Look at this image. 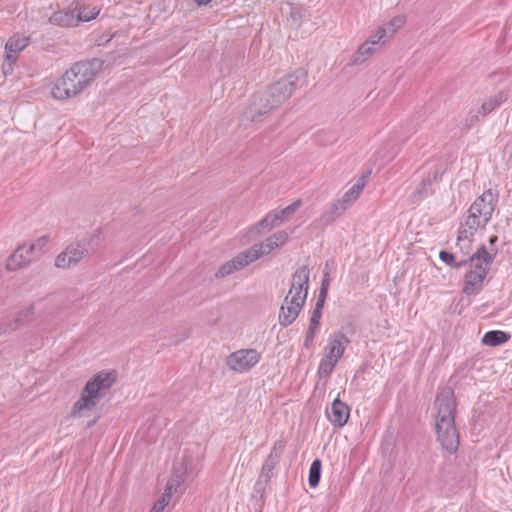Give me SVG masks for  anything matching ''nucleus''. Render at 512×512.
Returning a JSON list of instances; mask_svg holds the SVG:
<instances>
[{"instance_id":"nucleus-1","label":"nucleus","mask_w":512,"mask_h":512,"mask_svg":"<svg viewBox=\"0 0 512 512\" xmlns=\"http://www.w3.org/2000/svg\"><path fill=\"white\" fill-rule=\"evenodd\" d=\"M306 82V72L297 70L267 88L254 97L253 102L244 112V117L251 122H261L263 116L285 103L293 93Z\"/></svg>"},{"instance_id":"nucleus-2","label":"nucleus","mask_w":512,"mask_h":512,"mask_svg":"<svg viewBox=\"0 0 512 512\" xmlns=\"http://www.w3.org/2000/svg\"><path fill=\"white\" fill-rule=\"evenodd\" d=\"M102 64L99 59L75 63L52 86L53 98L66 100L79 94L94 80Z\"/></svg>"},{"instance_id":"nucleus-3","label":"nucleus","mask_w":512,"mask_h":512,"mask_svg":"<svg viewBox=\"0 0 512 512\" xmlns=\"http://www.w3.org/2000/svg\"><path fill=\"white\" fill-rule=\"evenodd\" d=\"M435 404L436 432L442 447L448 452H455L459 445V436L455 427L456 400L454 391L450 387H444L437 395Z\"/></svg>"},{"instance_id":"nucleus-4","label":"nucleus","mask_w":512,"mask_h":512,"mask_svg":"<svg viewBox=\"0 0 512 512\" xmlns=\"http://www.w3.org/2000/svg\"><path fill=\"white\" fill-rule=\"evenodd\" d=\"M116 380L113 372L101 371L90 378L73 404L70 418L89 416Z\"/></svg>"},{"instance_id":"nucleus-5","label":"nucleus","mask_w":512,"mask_h":512,"mask_svg":"<svg viewBox=\"0 0 512 512\" xmlns=\"http://www.w3.org/2000/svg\"><path fill=\"white\" fill-rule=\"evenodd\" d=\"M309 275L310 271L305 265L298 267L292 275L291 287L279 313V324L281 326L291 325L298 317L307 298Z\"/></svg>"},{"instance_id":"nucleus-6","label":"nucleus","mask_w":512,"mask_h":512,"mask_svg":"<svg viewBox=\"0 0 512 512\" xmlns=\"http://www.w3.org/2000/svg\"><path fill=\"white\" fill-rule=\"evenodd\" d=\"M494 258L495 253L488 252L484 245L478 247L476 252L468 258L469 270L465 274L462 289L464 294L474 295L479 293Z\"/></svg>"},{"instance_id":"nucleus-7","label":"nucleus","mask_w":512,"mask_h":512,"mask_svg":"<svg viewBox=\"0 0 512 512\" xmlns=\"http://www.w3.org/2000/svg\"><path fill=\"white\" fill-rule=\"evenodd\" d=\"M348 337L342 331L332 333L323 349V357L318 366V375L328 377L333 372L340 358L343 356L347 345Z\"/></svg>"},{"instance_id":"nucleus-8","label":"nucleus","mask_w":512,"mask_h":512,"mask_svg":"<svg viewBox=\"0 0 512 512\" xmlns=\"http://www.w3.org/2000/svg\"><path fill=\"white\" fill-rule=\"evenodd\" d=\"M90 241L78 240L69 244L64 251L55 258V266L68 269L78 264L89 253Z\"/></svg>"},{"instance_id":"nucleus-9","label":"nucleus","mask_w":512,"mask_h":512,"mask_svg":"<svg viewBox=\"0 0 512 512\" xmlns=\"http://www.w3.org/2000/svg\"><path fill=\"white\" fill-rule=\"evenodd\" d=\"M260 359L261 354L256 349H239L226 358V365L234 372L245 373L256 366Z\"/></svg>"},{"instance_id":"nucleus-10","label":"nucleus","mask_w":512,"mask_h":512,"mask_svg":"<svg viewBox=\"0 0 512 512\" xmlns=\"http://www.w3.org/2000/svg\"><path fill=\"white\" fill-rule=\"evenodd\" d=\"M81 9L78 14H74L72 6L69 7V10L56 11L49 17V23L60 27H74L79 22H88L96 18L100 12V10L89 9V13L85 14L86 8L81 7Z\"/></svg>"},{"instance_id":"nucleus-11","label":"nucleus","mask_w":512,"mask_h":512,"mask_svg":"<svg viewBox=\"0 0 512 512\" xmlns=\"http://www.w3.org/2000/svg\"><path fill=\"white\" fill-rule=\"evenodd\" d=\"M302 201L300 199L295 200L290 205L286 206L281 210H273L269 212L262 220L259 221L258 226L262 228L272 229L285 221V219L295 213L300 206Z\"/></svg>"},{"instance_id":"nucleus-12","label":"nucleus","mask_w":512,"mask_h":512,"mask_svg":"<svg viewBox=\"0 0 512 512\" xmlns=\"http://www.w3.org/2000/svg\"><path fill=\"white\" fill-rule=\"evenodd\" d=\"M497 200L498 194L493 192L492 189H488L474 201L469 209L477 213L483 219L490 220L496 207Z\"/></svg>"},{"instance_id":"nucleus-13","label":"nucleus","mask_w":512,"mask_h":512,"mask_svg":"<svg viewBox=\"0 0 512 512\" xmlns=\"http://www.w3.org/2000/svg\"><path fill=\"white\" fill-rule=\"evenodd\" d=\"M28 44V37L14 35L8 39L5 44V57L8 62L9 70L12 69V64L15 63L18 53L22 51Z\"/></svg>"},{"instance_id":"nucleus-14","label":"nucleus","mask_w":512,"mask_h":512,"mask_svg":"<svg viewBox=\"0 0 512 512\" xmlns=\"http://www.w3.org/2000/svg\"><path fill=\"white\" fill-rule=\"evenodd\" d=\"M288 240V234L285 231H278L273 235L267 237L260 244L253 245L259 254V258L263 255L269 254L275 248L284 245Z\"/></svg>"},{"instance_id":"nucleus-15","label":"nucleus","mask_w":512,"mask_h":512,"mask_svg":"<svg viewBox=\"0 0 512 512\" xmlns=\"http://www.w3.org/2000/svg\"><path fill=\"white\" fill-rule=\"evenodd\" d=\"M327 414L329 421L334 426L343 427L349 419L350 409L346 403L336 398Z\"/></svg>"},{"instance_id":"nucleus-16","label":"nucleus","mask_w":512,"mask_h":512,"mask_svg":"<svg viewBox=\"0 0 512 512\" xmlns=\"http://www.w3.org/2000/svg\"><path fill=\"white\" fill-rule=\"evenodd\" d=\"M30 255L27 254V247L25 245L19 246L7 259V270L16 271L27 266L31 262Z\"/></svg>"},{"instance_id":"nucleus-17","label":"nucleus","mask_w":512,"mask_h":512,"mask_svg":"<svg viewBox=\"0 0 512 512\" xmlns=\"http://www.w3.org/2000/svg\"><path fill=\"white\" fill-rule=\"evenodd\" d=\"M509 98V92L507 90H501L497 92L496 94L489 97L487 100H485L481 107H480V113L482 117L487 116L492 111H494L496 108H498L500 105L505 103Z\"/></svg>"},{"instance_id":"nucleus-18","label":"nucleus","mask_w":512,"mask_h":512,"mask_svg":"<svg viewBox=\"0 0 512 512\" xmlns=\"http://www.w3.org/2000/svg\"><path fill=\"white\" fill-rule=\"evenodd\" d=\"M365 184L366 176L363 175L348 191L344 193L341 199L337 200V202L346 210L360 196Z\"/></svg>"},{"instance_id":"nucleus-19","label":"nucleus","mask_w":512,"mask_h":512,"mask_svg":"<svg viewBox=\"0 0 512 512\" xmlns=\"http://www.w3.org/2000/svg\"><path fill=\"white\" fill-rule=\"evenodd\" d=\"M282 452V446L280 445L277 447V444H275L264 462L261 470V477H264L266 480L270 479L272 471L276 467V465L279 462L280 456Z\"/></svg>"},{"instance_id":"nucleus-20","label":"nucleus","mask_w":512,"mask_h":512,"mask_svg":"<svg viewBox=\"0 0 512 512\" xmlns=\"http://www.w3.org/2000/svg\"><path fill=\"white\" fill-rule=\"evenodd\" d=\"M376 51V46L367 39L351 57V65H360Z\"/></svg>"},{"instance_id":"nucleus-21","label":"nucleus","mask_w":512,"mask_h":512,"mask_svg":"<svg viewBox=\"0 0 512 512\" xmlns=\"http://www.w3.org/2000/svg\"><path fill=\"white\" fill-rule=\"evenodd\" d=\"M259 259L256 248L252 246L248 250L237 254L233 259L235 268L238 270Z\"/></svg>"},{"instance_id":"nucleus-22","label":"nucleus","mask_w":512,"mask_h":512,"mask_svg":"<svg viewBox=\"0 0 512 512\" xmlns=\"http://www.w3.org/2000/svg\"><path fill=\"white\" fill-rule=\"evenodd\" d=\"M510 335L500 330L488 331L482 337V343L486 346L495 347L507 342Z\"/></svg>"},{"instance_id":"nucleus-23","label":"nucleus","mask_w":512,"mask_h":512,"mask_svg":"<svg viewBox=\"0 0 512 512\" xmlns=\"http://www.w3.org/2000/svg\"><path fill=\"white\" fill-rule=\"evenodd\" d=\"M345 209L337 201L333 202L330 207L321 215L319 221L322 225H328L335 221Z\"/></svg>"},{"instance_id":"nucleus-24","label":"nucleus","mask_w":512,"mask_h":512,"mask_svg":"<svg viewBox=\"0 0 512 512\" xmlns=\"http://www.w3.org/2000/svg\"><path fill=\"white\" fill-rule=\"evenodd\" d=\"M490 220L483 219L481 216H479L477 213L473 212L472 210H468V216L464 223H462L467 228L474 230L475 232L480 229L484 228L486 224Z\"/></svg>"},{"instance_id":"nucleus-25","label":"nucleus","mask_w":512,"mask_h":512,"mask_svg":"<svg viewBox=\"0 0 512 512\" xmlns=\"http://www.w3.org/2000/svg\"><path fill=\"white\" fill-rule=\"evenodd\" d=\"M439 258L448 266L452 268H460L468 264V258L461 259L456 261V257L453 253L448 251H441L439 253Z\"/></svg>"},{"instance_id":"nucleus-26","label":"nucleus","mask_w":512,"mask_h":512,"mask_svg":"<svg viewBox=\"0 0 512 512\" xmlns=\"http://www.w3.org/2000/svg\"><path fill=\"white\" fill-rule=\"evenodd\" d=\"M34 314V306L30 305L24 310H21L18 312L17 316L14 317V323L9 326V328L5 329V331L8 330H15L17 327L24 321L29 320Z\"/></svg>"},{"instance_id":"nucleus-27","label":"nucleus","mask_w":512,"mask_h":512,"mask_svg":"<svg viewBox=\"0 0 512 512\" xmlns=\"http://www.w3.org/2000/svg\"><path fill=\"white\" fill-rule=\"evenodd\" d=\"M441 175L442 171H440L439 169L435 170L432 174H429L421 181L419 187L416 190V193L420 196L426 193L428 188L432 185V183L440 179Z\"/></svg>"},{"instance_id":"nucleus-28","label":"nucleus","mask_w":512,"mask_h":512,"mask_svg":"<svg viewBox=\"0 0 512 512\" xmlns=\"http://www.w3.org/2000/svg\"><path fill=\"white\" fill-rule=\"evenodd\" d=\"M321 476V461L319 459H315L309 469V477L308 482L309 485L314 488L319 484Z\"/></svg>"},{"instance_id":"nucleus-29","label":"nucleus","mask_w":512,"mask_h":512,"mask_svg":"<svg viewBox=\"0 0 512 512\" xmlns=\"http://www.w3.org/2000/svg\"><path fill=\"white\" fill-rule=\"evenodd\" d=\"M405 16L404 15H397L393 17L385 26L388 29V34L390 37L394 35V33L401 28L405 23Z\"/></svg>"},{"instance_id":"nucleus-30","label":"nucleus","mask_w":512,"mask_h":512,"mask_svg":"<svg viewBox=\"0 0 512 512\" xmlns=\"http://www.w3.org/2000/svg\"><path fill=\"white\" fill-rule=\"evenodd\" d=\"M390 38L388 34V29L386 27H379L376 31V33L372 36H370L368 39L372 42L373 45H382L385 43V41Z\"/></svg>"},{"instance_id":"nucleus-31","label":"nucleus","mask_w":512,"mask_h":512,"mask_svg":"<svg viewBox=\"0 0 512 512\" xmlns=\"http://www.w3.org/2000/svg\"><path fill=\"white\" fill-rule=\"evenodd\" d=\"M323 306V299H317L309 325L319 327Z\"/></svg>"},{"instance_id":"nucleus-32","label":"nucleus","mask_w":512,"mask_h":512,"mask_svg":"<svg viewBox=\"0 0 512 512\" xmlns=\"http://www.w3.org/2000/svg\"><path fill=\"white\" fill-rule=\"evenodd\" d=\"M49 238L47 236H41L37 238L33 243L27 247V254H32L36 250L42 251L48 244Z\"/></svg>"},{"instance_id":"nucleus-33","label":"nucleus","mask_w":512,"mask_h":512,"mask_svg":"<svg viewBox=\"0 0 512 512\" xmlns=\"http://www.w3.org/2000/svg\"><path fill=\"white\" fill-rule=\"evenodd\" d=\"M472 243L473 241L457 238L456 247L459 249V251L464 257L468 256L469 258L473 254Z\"/></svg>"},{"instance_id":"nucleus-34","label":"nucleus","mask_w":512,"mask_h":512,"mask_svg":"<svg viewBox=\"0 0 512 512\" xmlns=\"http://www.w3.org/2000/svg\"><path fill=\"white\" fill-rule=\"evenodd\" d=\"M237 271L232 260L224 263L216 272V277H225Z\"/></svg>"},{"instance_id":"nucleus-35","label":"nucleus","mask_w":512,"mask_h":512,"mask_svg":"<svg viewBox=\"0 0 512 512\" xmlns=\"http://www.w3.org/2000/svg\"><path fill=\"white\" fill-rule=\"evenodd\" d=\"M318 328L319 327H315V326H311V325L308 326V329H307L306 335H305V339H304V346L306 348H310L313 345L314 337L318 331Z\"/></svg>"},{"instance_id":"nucleus-36","label":"nucleus","mask_w":512,"mask_h":512,"mask_svg":"<svg viewBox=\"0 0 512 512\" xmlns=\"http://www.w3.org/2000/svg\"><path fill=\"white\" fill-rule=\"evenodd\" d=\"M480 117H482L480 109L478 111H469L465 117V126L472 127L480 120Z\"/></svg>"},{"instance_id":"nucleus-37","label":"nucleus","mask_w":512,"mask_h":512,"mask_svg":"<svg viewBox=\"0 0 512 512\" xmlns=\"http://www.w3.org/2000/svg\"><path fill=\"white\" fill-rule=\"evenodd\" d=\"M475 233L476 232L474 230H471V229L467 228L466 226H464L463 224H461L459 231H458L457 238L473 241Z\"/></svg>"},{"instance_id":"nucleus-38","label":"nucleus","mask_w":512,"mask_h":512,"mask_svg":"<svg viewBox=\"0 0 512 512\" xmlns=\"http://www.w3.org/2000/svg\"><path fill=\"white\" fill-rule=\"evenodd\" d=\"M71 6H72V9H73L74 14H78L79 10H82V9H81V7L87 8V9H85V10H84V13H85V14L89 13V9L99 10V9H98L97 7H95V6L86 5V4L81 3V2H79V1H77V2H73V3L71 4Z\"/></svg>"},{"instance_id":"nucleus-39","label":"nucleus","mask_w":512,"mask_h":512,"mask_svg":"<svg viewBox=\"0 0 512 512\" xmlns=\"http://www.w3.org/2000/svg\"><path fill=\"white\" fill-rule=\"evenodd\" d=\"M179 486V483L174 481V480H171V481H168L167 484H166V487H165V490L163 493H169V497L171 498L172 497V494L173 492L176 491L177 487Z\"/></svg>"},{"instance_id":"nucleus-40","label":"nucleus","mask_w":512,"mask_h":512,"mask_svg":"<svg viewBox=\"0 0 512 512\" xmlns=\"http://www.w3.org/2000/svg\"><path fill=\"white\" fill-rule=\"evenodd\" d=\"M170 497H169V493H163L159 499L156 501L157 504H160L161 506H163L164 508L168 505V503L170 502Z\"/></svg>"},{"instance_id":"nucleus-41","label":"nucleus","mask_w":512,"mask_h":512,"mask_svg":"<svg viewBox=\"0 0 512 512\" xmlns=\"http://www.w3.org/2000/svg\"><path fill=\"white\" fill-rule=\"evenodd\" d=\"M327 289H328V282L326 280H324L322 282V286H321L320 293L318 296V299H323V302L325 301V298L327 295Z\"/></svg>"},{"instance_id":"nucleus-42","label":"nucleus","mask_w":512,"mask_h":512,"mask_svg":"<svg viewBox=\"0 0 512 512\" xmlns=\"http://www.w3.org/2000/svg\"><path fill=\"white\" fill-rule=\"evenodd\" d=\"M290 16L291 18L294 20V21H299L301 19V13L300 11L292 8L291 10V13H290Z\"/></svg>"},{"instance_id":"nucleus-43","label":"nucleus","mask_w":512,"mask_h":512,"mask_svg":"<svg viewBox=\"0 0 512 512\" xmlns=\"http://www.w3.org/2000/svg\"><path fill=\"white\" fill-rule=\"evenodd\" d=\"M164 507L161 506L160 504H157L156 502L154 503L153 507L151 508L150 512H163L164 511Z\"/></svg>"},{"instance_id":"nucleus-44","label":"nucleus","mask_w":512,"mask_h":512,"mask_svg":"<svg viewBox=\"0 0 512 512\" xmlns=\"http://www.w3.org/2000/svg\"><path fill=\"white\" fill-rule=\"evenodd\" d=\"M211 0H195V2L198 4V5H206L210 2Z\"/></svg>"},{"instance_id":"nucleus-45","label":"nucleus","mask_w":512,"mask_h":512,"mask_svg":"<svg viewBox=\"0 0 512 512\" xmlns=\"http://www.w3.org/2000/svg\"><path fill=\"white\" fill-rule=\"evenodd\" d=\"M496 240H497V237L493 236V237L490 238V243H494Z\"/></svg>"},{"instance_id":"nucleus-46","label":"nucleus","mask_w":512,"mask_h":512,"mask_svg":"<svg viewBox=\"0 0 512 512\" xmlns=\"http://www.w3.org/2000/svg\"><path fill=\"white\" fill-rule=\"evenodd\" d=\"M3 71H4V73H5V74H6V73H7V71H8V69L6 68V64H3Z\"/></svg>"}]
</instances>
